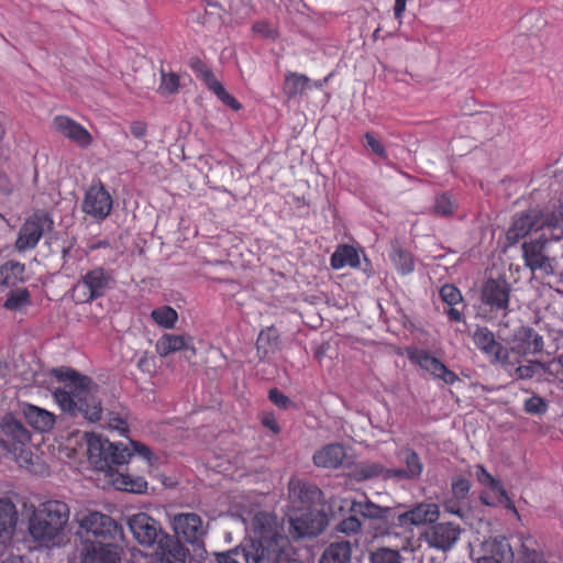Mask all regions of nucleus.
I'll return each instance as SVG.
<instances>
[{
  "mask_svg": "<svg viewBox=\"0 0 563 563\" xmlns=\"http://www.w3.org/2000/svg\"><path fill=\"white\" fill-rule=\"evenodd\" d=\"M82 540L85 563H120L123 556L124 532L110 516L99 511L81 510L75 515Z\"/></svg>",
  "mask_w": 563,
  "mask_h": 563,
  "instance_id": "nucleus-1",
  "label": "nucleus"
},
{
  "mask_svg": "<svg viewBox=\"0 0 563 563\" xmlns=\"http://www.w3.org/2000/svg\"><path fill=\"white\" fill-rule=\"evenodd\" d=\"M54 375L64 383L54 390V399L59 408L73 416H82L95 422L102 415L99 386L88 376L80 375L70 368L54 369Z\"/></svg>",
  "mask_w": 563,
  "mask_h": 563,
  "instance_id": "nucleus-2",
  "label": "nucleus"
},
{
  "mask_svg": "<svg viewBox=\"0 0 563 563\" xmlns=\"http://www.w3.org/2000/svg\"><path fill=\"white\" fill-rule=\"evenodd\" d=\"M70 509L60 500H47L38 505L29 520V533L41 547H59L68 523Z\"/></svg>",
  "mask_w": 563,
  "mask_h": 563,
  "instance_id": "nucleus-3",
  "label": "nucleus"
},
{
  "mask_svg": "<svg viewBox=\"0 0 563 563\" xmlns=\"http://www.w3.org/2000/svg\"><path fill=\"white\" fill-rule=\"evenodd\" d=\"M440 517V508L434 503H419L395 517L393 523L376 533L377 537L396 540L401 551L411 550L412 527L432 525Z\"/></svg>",
  "mask_w": 563,
  "mask_h": 563,
  "instance_id": "nucleus-4",
  "label": "nucleus"
},
{
  "mask_svg": "<svg viewBox=\"0 0 563 563\" xmlns=\"http://www.w3.org/2000/svg\"><path fill=\"white\" fill-rule=\"evenodd\" d=\"M542 232L522 244L525 265L533 273L551 276L555 271V256L551 254L552 242L563 236V230L556 224L541 227Z\"/></svg>",
  "mask_w": 563,
  "mask_h": 563,
  "instance_id": "nucleus-5",
  "label": "nucleus"
},
{
  "mask_svg": "<svg viewBox=\"0 0 563 563\" xmlns=\"http://www.w3.org/2000/svg\"><path fill=\"white\" fill-rule=\"evenodd\" d=\"M89 462L100 471H110L112 466L128 463L132 456L123 443H112L97 433H85Z\"/></svg>",
  "mask_w": 563,
  "mask_h": 563,
  "instance_id": "nucleus-6",
  "label": "nucleus"
},
{
  "mask_svg": "<svg viewBox=\"0 0 563 563\" xmlns=\"http://www.w3.org/2000/svg\"><path fill=\"white\" fill-rule=\"evenodd\" d=\"M260 499L258 495L241 496L233 501L231 511L242 520L246 529L252 528L257 532L261 539L273 538V518L261 509Z\"/></svg>",
  "mask_w": 563,
  "mask_h": 563,
  "instance_id": "nucleus-7",
  "label": "nucleus"
},
{
  "mask_svg": "<svg viewBox=\"0 0 563 563\" xmlns=\"http://www.w3.org/2000/svg\"><path fill=\"white\" fill-rule=\"evenodd\" d=\"M511 287L504 278L487 279L481 289V303L490 318L507 316L509 312Z\"/></svg>",
  "mask_w": 563,
  "mask_h": 563,
  "instance_id": "nucleus-8",
  "label": "nucleus"
},
{
  "mask_svg": "<svg viewBox=\"0 0 563 563\" xmlns=\"http://www.w3.org/2000/svg\"><path fill=\"white\" fill-rule=\"evenodd\" d=\"M111 275L101 267H96L84 274L71 289L76 303L91 302L104 295L109 288Z\"/></svg>",
  "mask_w": 563,
  "mask_h": 563,
  "instance_id": "nucleus-9",
  "label": "nucleus"
},
{
  "mask_svg": "<svg viewBox=\"0 0 563 563\" xmlns=\"http://www.w3.org/2000/svg\"><path fill=\"white\" fill-rule=\"evenodd\" d=\"M31 437L27 429L11 415L4 416L0 421V443L9 451H18L19 446L29 443ZM31 453L20 449L18 461L27 464Z\"/></svg>",
  "mask_w": 563,
  "mask_h": 563,
  "instance_id": "nucleus-10",
  "label": "nucleus"
},
{
  "mask_svg": "<svg viewBox=\"0 0 563 563\" xmlns=\"http://www.w3.org/2000/svg\"><path fill=\"white\" fill-rule=\"evenodd\" d=\"M327 516L316 508H298L289 517V533L294 538L316 537L327 526Z\"/></svg>",
  "mask_w": 563,
  "mask_h": 563,
  "instance_id": "nucleus-11",
  "label": "nucleus"
},
{
  "mask_svg": "<svg viewBox=\"0 0 563 563\" xmlns=\"http://www.w3.org/2000/svg\"><path fill=\"white\" fill-rule=\"evenodd\" d=\"M462 529L453 522H434L422 534L429 548L446 552L460 540Z\"/></svg>",
  "mask_w": 563,
  "mask_h": 563,
  "instance_id": "nucleus-12",
  "label": "nucleus"
},
{
  "mask_svg": "<svg viewBox=\"0 0 563 563\" xmlns=\"http://www.w3.org/2000/svg\"><path fill=\"white\" fill-rule=\"evenodd\" d=\"M52 220L44 213H34L21 225L15 241V249L20 252L34 249L45 230L49 229Z\"/></svg>",
  "mask_w": 563,
  "mask_h": 563,
  "instance_id": "nucleus-13",
  "label": "nucleus"
},
{
  "mask_svg": "<svg viewBox=\"0 0 563 563\" xmlns=\"http://www.w3.org/2000/svg\"><path fill=\"white\" fill-rule=\"evenodd\" d=\"M407 355L412 363L429 373L434 379H441L448 385H453L459 380L454 372L450 371L439 358L426 350L410 349L407 351Z\"/></svg>",
  "mask_w": 563,
  "mask_h": 563,
  "instance_id": "nucleus-14",
  "label": "nucleus"
},
{
  "mask_svg": "<svg viewBox=\"0 0 563 563\" xmlns=\"http://www.w3.org/2000/svg\"><path fill=\"white\" fill-rule=\"evenodd\" d=\"M176 539L190 544H199L206 536V529L202 519L194 512H181L174 515L170 520Z\"/></svg>",
  "mask_w": 563,
  "mask_h": 563,
  "instance_id": "nucleus-15",
  "label": "nucleus"
},
{
  "mask_svg": "<svg viewBox=\"0 0 563 563\" xmlns=\"http://www.w3.org/2000/svg\"><path fill=\"white\" fill-rule=\"evenodd\" d=\"M112 209V197L101 185H91L85 192L81 210L87 216L96 219H106Z\"/></svg>",
  "mask_w": 563,
  "mask_h": 563,
  "instance_id": "nucleus-16",
  "label": "nucleus"
},
{
  "mask_svg": "<svg viewBox=\"0 0 563 563\" xmlns=\"http://www.w3.org/2000/svg\"><path fill=\"white\" fill-rule=\"evenodd\" d=\"M129 527L134 539L143 545L151 547L159 544V539L167 536L163 532L161 525L144 512H139L129 518Z\"/></svg>",
  "mask_w": 563,
  "mask_h": 563,
  "instance_id": "nucleus-17",
  "label": "nucleus"
},
{
  "mask_svg": "<svg viewBox=\"0 0 563 563\" xmlns=\"http://www.w3.org/2000/svg\"><path fill=\"white\" fill-rule=\"evenodd\" d=\"M52 124L57 133L81 148H87L93 141L92 135L85 126L67 115H56Z\"/></svg>",
  "mask_w": 563,
  "mask_h": 563,
  "instance_id": "nucleus-18",
  "label": "nucleus"
},
{
  "mask_svg": "<svg viewBox=\"0 0 563 563\" xmlns=\"http://www.w3.org/2000/svg\"><path fill=\"white\" fill-rule=\"evenodd\" d=\"M474 344L493 362L505 364L508 360V351L497 342L494 333L486 327H477L473 333Z\"/></svg>",
  "mask_w": 563,
  "mask_h": 563,
  "instance_id": "nucleus-19",
  "label": "nucleus"
},
{
  "mask_svg": "<svg viewBox=\"0 0 563 563\" xmlns=\"http://www.w3.org/2000/svg\"><path fill=\"white\" fill-rule=\"evenodd\" d=\"M548 224L553 223L541 221L537 211H530L514 220L507 232V239L511 243H517L530 232H533V238L538 236L542 232L541 227H547Z\"/></svg>",
  "mask_w": 563,
  "mask_h": 563,
  "instance_id": "nucleus-20",
  "label": "nucleus"
},
{
  "mask_svg": "<svg viewBox=\"0 0 563 563\" xmlns=\"http://www.w3.org/2000/svg\"><path fill=\"white\" fill-rule=\"evenodd\" d=\"M188 550L181 542L172 537L163 536L156 551L157 563H186Z\"/></svg>",
  "mask_w": 563,
  "mask_h": 563,
  "instance_id": "nucleus-21",
  "label": "nucleus"
},
{
  "mask_svg": "<svg viewBox=\"0 0 563 563\" xmlns=\"http://www.w3.org/2000/svg\"><path fill=\"white\" fill-rule=\"evenodd\" d=\"M474 476L477 482L485 487L482 492L479 499L485 505H493L496 496H504V486L495 478L483 465L474 466Z\"/></svg>",
  "mask_w": 563,
  "mask_h": 563,
  "instance_id": "nucleus-22",
  "label": "nucleus"
},
{
  "mask_svg": "<svg viewBox=\"0 0 563 563\" xmlns=\"http://www.w3.org/2000/svg\"><path fill=\"white\" fill-rule=\"evenodd\" d=\"M516 344L512 350L519 354H536L543 350V338L530 327H522L515 335Z\"/></svg>",
  "mask_w": 563,
  "mask_h": 563,
  "instance_id": "nucleus-23",
  "label": "nucleus"
},
{
  "mask_svg": "<svg viewBox=\"0 0 563 563\" xmlns=\"http://www.w3.org/2000/svg\"><path fill=\"white\" fill-rule=\"evenodd\" d=\"M399 456L405 463L406 467L388 470V477L412 479L421 475L423 465L416 452L410 449H406L399 453Z\"/></svg>",
  "mask_w": 563,
  "mask_h": 563,
  "instance_id": "nucleus-24",
  "label": "nucleus"
},
{
  "mask_svg": "<svg viewBox=\"0 0 563 563\" xmlns=\"http://www.w3.org/2000/svg\"><path fill=\"white\" fill-rule=\"evenodd\" d=\"M484 554L492 555L503 563H515V553L507 538L503 536L492 537L482 544Z\"/></svg>",
  "mask_w": 563,
  "mask_h": 563,
  "instance_id": "nucleus-25",
  "label": "nucleus"
},
{
  "mask_svg": "<svg viewBox=\"0 0 563 563\" xmlns=\"http://www.w3.org/2000/svg\"><path fill=\"white\" fill-rule=\"evenodd\" d=\"M345 455L343 445L332 443L324 445L313 454V463L318 467L338 468L342 465Z\"/></svg>",
  "mask_w": 563,
  "mask_h": 563,
  "instance_id": "nucleus-26",
  "label": "nucleus"
},
{
  "mask_svg": "<svg viewBox=\"0 0 563 563\" xmlns=\"http://www.w3.org/2000/svg\"><path fill=\"white\" fill-rule=\"evenodd\" d=\"M317 494L318 490L314 487H309L301 481L291 479L289 482V499L294 510L313 508L312 501Z\"/></svg>",
  "mask_w": 563,
  "mask_h": 563,
  "instance_id": "nucleus-27",
  "label": "nucleus"
},
{
  "mask_svg": "<svg viewBox=\"0 0 563 563\" xmlns=\"http://www.w3.org/2000/svg\"><path fill=\"white\" fill-rule=\"evenodd\" d=\"M350 510L369 520H386L390 517L391 511L389 507H382L369 500L366 496L364 499L352 500Z\"/></svg>",
  "mask_w": 563,
  "mask_h": 563,
  "instance_id": "nucleus-28",
  "label": "nucleus"
},
{
  "mask_svg": "<svg viewBox=\"0 0 563 563\" xmlns=\"http://www.w3.org/2000/svg\"><path fill=\"white\" fill-rule=\"evenodd\" d=\"M181 350H190L192 354H196V349L192 346L189 336L167 333L156 342V352L161 356H167Z\"/></svg>",
  "mask_w": 563,
  "mask_h": 563,
  "instance_id": "nucleus-29",
  "label": "nucleus"
},
{
  "mask_svg": "<svg viewBox=\"0 0 563 563\" xmlns=\"http://www.w3.org/2000/svg\"><path fill=\"white\" fill-rule=\"evenodd\" d=\"M201 77L210 91H212L224 104L232 108L233 110H240L241 103L231 96L223 85L217 79L213 73L206 67L200 65Z\"/></svg>",
  "mask_w": 563,
  "mask_h": 563,
  "instance_id": "nucleus-30",
  "label": "nucleus"
},
{
  "mask_svg": "<svg viewBox=\"0 0 563 563\" xmlns=\"http://www.w3.org/2000/svg\"><path fill=\"white\" fill-rule=\"evenodd\" d=\"M201 77L210 91H212L224 104L232 108L233 110H240L241 103L231 96L223 85L217 79L213 73L206 67L200 65Z\"/></svg>",
  "mask_w": 563,
  "mask_h": 563,
  "instance_id": "nucleus-31",
  "label": "nucleus"
},
{
  "mask_svg": "<svg viewBox=\"0 0 563 563\" xmlns=\"http://www.w3.org/2000/svg\"><path fill=\"white\" fill-rule=\"evenodd\" d=\"M23 415L27 423L37 431H48L55 423V416L52 412L34 405H24Z\"/></svg>",
  "mask_w": 563,
  "mask_h": 563,
  "instance_id": "nucleus-32",
  "label": "nucleus"
},
{
  "mask_svg": "<svg viewBox=\"0 0 563 563\" xmlns=\"http://www.w3.org/2000/svg\"><path fill=\"white\" fill-rule=\"evenodd\" d=\"M361 264L358 251L347 244L339 245L331 255L330 265L333 269H342L344 267L357 268Z\"/></svg>",
  "mask_w": 563,
  "mask_h": 563,
  "instance_id": "nucleus-33",
  "label": "nucleus"
},
{
  "mask_svg": "<svg viewBox=\"0 0 563 563\" xmlns=\"http://www.w3.org/2000/svg\"><path fill=\"white\" fill-rule=\"evenodd\" d=\"M25 265L10 261L0 266V291L23 282Z\"/></svg>",
  "mask_w": 563,
  "mask_h": 563,
  "instance_id": "nucleus-34",
  "label": "nucleus"
},
{
  "mask_svg": "<svg viewBox=\"0 0 563 563\" xmlns=\"http://www.w3.org/2000/svg\"><path fill=\"white\" fill-rule=\"evenodd\" d=\"M15 505L8 498H0V538H9L16 525Z\"/></svg>",
  "mask_w": 563,
  "mask_h": 563,
  "instance_id": "nucleus-35",
  "label": "nucleus"
},
{
  "mask_svg": "<svg viewBox=\"0 0 563 563\" xmlns=\"http://www.w3.org/2000/svg\"><path fill=\"white\" fill-rule=\"evenodd\" d=\"M351 555L352 549L349 541L333 542L324 550L320 563H350Z\"/></svg>",
  "mask_w": 563,
  "mask_h": 563,
  "instance_id": "nucleus-36",
  "label": "nucleus"
},
{
  "mask_svg": "<svg viewBox=\"0 0 563 563\" xmlns=\"http://www.w3.org/2000/svg\"><path fill=\"white\" fill-rule=\"evenodd\" d=\"M278 345V332L275 328L268 327L262 330L257 336L256 347L261 358L274 352Z\"/></svg>",
  "mask_w": 563,
  "mask_h": 563,
  "instance_id": "nucleus-37",
  "label": "nucleus"
},
{
  "mask_svg": "<svg viewBox=\"0 0 563 563\" xmlns=\"http://www.w3.org/2000/svg\"><path fill=\"white\" fill-rule=\"evenodd\" d=\"M113 485L117 489L131 493H143L147 488V483L143 477H132L129 474H118L113 478Z\"/></svg>",
  "mask_w": 563,
  "mask_h": 563,
  "instance_id": "nucleus-38",
  "label": "nucleus"
},
{
  "mask_svg": "<svg viewBox=\"0 0 563 563\" xmlns=\"http://www.w3.org/2000/svg\"><path fill=\"white\" fill-rule=\"evenodd\" d=\"M308 84L309 78L305 75L289 73L285 78L284 92L288 98H294L302 93L308 88Z\"/></svg>",
  "mask_w": 563,
  "mask_h": 563,
  "instance_id": "nucleus-39",
  "label": "nucleus"
},
{
  "mask_svg": "<svg viewBox=\"0 0 563 563\" xmlns=\"http://www.w3.org/2000/svg\"><path fill=\"white\" fill-rule=\"evenodd\" d=\"M390 261L393 262L395 268L402 275L410 274L413 272L415 262L412 255L400 249L394 247L390 253Z\"/></svg>",
  "mask_w": 563,
  "mask_h": 563,
  "instance_id": "nucleus-40",
  "label": "nucleus"
},
{
  "mask_svg": "<svg viewBox=\"0 0 563 563\" xmlns=\"http://www.w3.org/2000/svg\"><path fill=\"white\" fill-rule=\"evenodd\" d=\"M153 321L164 329H173L178 319L176 310L169 306H162L151 312Z\"/></svg>",
  "mask_w": 563,
  "mask_h": 563,
  "instance_id": "nucleus-41",
  "label": "nucleus"
},
{
  "mask_svg": "<svg viewBox=\"0 0 563 563\" xmlns=\"http://www.w3.org/2000/svg\"><path fill=\"white\" fill-rule=\"evenodd\" d=\"M30 303V292L27 289L23 288L10 291L3 306L9 310H20Z\"/></svg>",
  "mask_w": 563,
  "mask_h": 563,
  "instance_id": "nucleus-42",
  "label": "nucleus"
},
{
  "mask_svg": "<svg viewBox=\"0 0 563 563\" xmlns=\"http://www.w3.org/2000/svg\"><path fill=\"white\" fill-rule=\"evenodd\" d=\"M397 548L396 550L390 548H380L377 551H375L372 554V562L373 563H401V556L399 553V550H401L399 547H397V543L395 544Z\"/></svg>",
  "mask_w": 563,
  "mask_h": 563,
  "instance_id": "nucleus-43",
  "label": "nucleus"
},
{
  "mask_svg": "<svg viewBox=\"0 0 563 563\" xmlns=\"http://www.w3.org/2000/svg\"><path fill=\"white\" fill-rule=\"evenodd\" d=\"M107 428L124 435L129 431L126 418L120 413L110 412L107 417Z\"/></svg>",
  "mask_w": 563,
  "mask_h": 563,
  "instance_id": "nucleus-44",
  "label": "nucleus"
},
{
  "mask_svg": "<svg viewBox=\"0 0 563 563\" xmlns=\"http://www.w3.org/2000/svg\"><path fill=\"white\" fill-rule=\"evenodd\" d=\"M179 88V77L174 74H165L162 73L161 84H159V91L165 95H173L177 92Z\"/></svg>",
  "mask_w": 563,
  "mask_h": 563,
  "instance_id": "nucleus-45",
  "label": "nucleus"
},
{
  "mask_svg": "<svg viewBox=\"0 0 563 563\" xmlns=\"http://www.w3.org/2000/svg\"><path fill=\"white\" fill-rule=\"evenodd\" d=\"M441 299L449 306H455L462 301V294L457 287L446 284L440 289Z\"/></svg>",
  "mask_w": 563,
  "mask_h": 563,
  "instance_id": "nucleus-46",
  "label": "nucleus"
},
{
  "mask_svg": "<svg viewBox=\"0 0 563 563\" xmlns=\"http://www.w3.org/2000/svg\"><path fill=\"white\" fill-rule=\"evenodd\" d=\"M515 563H547L543 559V555L536 551L530 550L526 544L521 545V550L518 553V558L515 560Z\"/></svg>",
  "mask_w": 563,
  "mask_h": 563,
  "instance_id": "nucleus-47",
  "label": "nucleus"
},
{
  "mask_svg": "<svg viewBox=\"0 0 563 563\" xmlns=\"http://www.w3.org/2000/svg\"><path fill=\"white\" fill-rule=\"evenodd\" d=\"M383 473V467L375 463H362L355 470V476L358 479H367L378 476Z\"/></svg>",
  "mask_w": 563,
  "mask_h": 563,
  "instance_id": "nucleus-48",
  "label": "nucleus"
},
{
  "mask_svg": "<svg viewBox=\"0 0 563 563\" xmlns=\"http://www.w3.org/2000/svg\"><path fill=\"white\" fill-rule=\"evenodd\" d=\"M362 528V523L356 517V515H352L347 518H344L340 521L338 525V531L345 533V534H353L357 533Z\"/></svg>",
  "mask_w": 563,
  "mask_h": 563,
  "instance_id": "nucleus-49",
  "label": "nucleus"
},
{
  "mask_svg": "<svg viewBox=\"0 0 563 563\" xmlns=\"http://www.w3.org/2000/svg\"><path fill=\"white\" fill-rule=\"evenodd\" d=\"M548 409L545 400L539 396H532L525 401V410L528 413L541 415Z\"/></svg>",
  "mask_w": 563,
  "mask_h": 563,
  "instance_id": "nucleus-50",
  "label": "nucleus"
},
{
  "mask_svg": "<svg viewBox=\"0 0 563 563\" xmlns=\"http://www.w3.org/2000/svg\"><path fill=\"white\" fill-rule=\"evenodd\" d=\"M471 483L463 477L454 478L452 482V495L459 499L464 500L470 492Z\"/></svg>",
  "mask_w": 563,
  "mask_h": 563,
  "instance_id": "nucleus-51",
  "label": "nucleus"
},
{
  "mask_svg": "<svg viewBox=\"0 0 563 563\" xmlns=\"http://www.w3.org/2000/svg\"><path fill=\"white\" fill-rule=\"evenodd\" d=\"M454 202L446 195L437 198L434 203V211L441 216H449L453 212Z\"/></svg>",
  "mask_w": 563,
  "mask_h": 563,
  "instance_id": "nucleus-52",
  "label": "nucleus"
},
{
  "mask_svg": "<svg viewBox=\"0 0 563 563\" xmlns=\"http://www.w3.org/2000/svg\"><path fill=\"white\" fill-rule=\"evenodd\" d=\"M131 446L133 450V453L140 455L142 459H144L147 462L148 466H153L156 462V457L153 455L152 451L144 444L140 442L132 441Z\"/></svg>",
  "mask_w": 563,
  "mask_h": 563,
  "instance_id": "nucleus-53",
  "label": "nucleus"
},
{
  "mask_svg": "<svg viewBox=\"0 0 563 563\" xmlns=\"http://www.w3.org/2000/svg\"><path fill=\"white\" fill-rule=\"evenodd\" d=\"M253 32L262 37L274 38L276 30L266 21L255 22L252 26Z\"/></svg>",
  "mask_w": 563,
  "mask_h": 563,
  "instance_id": "nucleus-54",
  "label": "nucleus"
},
{
  "mask_svg": "<svg viewBox=\"0 0 563 563\" xmlns=\"http://www.w3.org/2000/svg\"><path fill=\"white\" fill-rule=\"evenodd\" d=\"M463 500L456 499L454 496L452 498H448L443 501L442 507L445 512L455 515L457 517H463L462 503Z\"/></svg>",
  "mask_w": 563,
  "mask_h": 563,
  "instance_id": "nucleus-55",
  "label": "nucleus"
},
{
  "mask_svg": "<svg viewBox=\"0 0 563 563\" xmlns=\"http://www.w3.org/2000/svg\"><path fill=\"white\" fill-rule=\"evenodd\" d=\"M365 142H366V146L369 147L373 153H375L379 157L386 156L384 145L373 134L366 133Z\"/></svg>",
  "mask_w": 563,
  "mask_h": 563,
  "instance_id": "nucleus-56",
  "label": "nucleus"
},
{
  "mask_svg": "<svg viewBox=\"0 0 563 563\" xmlns=\"http://www.w3.org/2000/svg\"><path fill=\"white\" fill-rule=\"evenodd\" d=\"M269 399L273 404L283 409H286L290 404L289 398L278 389H272L269 391Z\"/></svg>",
  "mask_w": 563,
  "mask_h": 563,
  "instance_id": "nucleus-57",
  "label": "nucleus"
},
{
  "mask_svg": "<svg viewBox=\"0 0 563 563\" xmlns=\"http://www.w3.org/2000/svg\"><path fill=\"white\" fill-rule=\"evenodd\" d=\"M503 505L506 509L510 510L514 515L518 516L517 508L514 501L507 495L504 489V496H496L495 503L492 506Z\"/></svg>",
  "mask_w": 563,
  "mask_h": 563,
  "instance_id": "nucleus-58",
  "label": "nucleus"
},
{
  "mask_svg": "<svg viewBox=\"0 0 563 563\" xmlns=\"http://www.w3.org/2000/svg\"><path fill=\"white\" fill-rule=\"evenodd\" d=\"M13 190V183L10 177L0 169V194L1 195H10Z\"/></svg>",
  "mask_w": 563,
  "mask_h": 563,
  "instance_id": "nucleus-59",
  "label": "nucleus"
},
{
  "mask_svg": "<svg viewBox=\"0 0 563 563\" xmlns=\"http://www.w3.org/2000/svg\"><path fill=\"white\" fill-rule=\"evenodd\" d=\"M262 423L265 428L269 429L273 433L279 432V426L273 413H264L262 417Z\"/></svg>",
  "mask_w": 563,
  "mask_h": 563,
  "instance_id": "nucleus-60",
  "label": "nucleus"
},
{
  "mask_svg": "<svg viewBox=\"0 0 563 563\" xmlns=\"http://www.w3.org/2000/svg\"><path fill=\"white\" fill-rule=\"evenodd\" d=\"M131 563H154V559L140 550H133L131 552Z\"/></svg>",
  "mask_w": 563,
  "mask_h": 563,
  "instance_id": "nucleus-61",
  "label": "nucleus"
},
{
  "mask_svg": "<svg viewBox=\"0 0 563 563\" xmlns=\"http://www.w3.org/2000/svg\"><path fill=\"white\" fill-rule=\"evenodd\" d=\"M407 0H395L394 13L396 19H401L402 13L406 10Z\"/></svg>",
  "mask_w": 563,
  "mask_h": 563,
  "instance_id": "nucleus-62",
  "label": "nucleus"
},
{
  "mask_svg": "<svg viewBox=\"0 0 563 563\" xmlns=\"http://www.w3.org/2000/svg\"><path fill=\"white\" fill-rule=\"evenodd\" d=\"M109 246H110V243L106 240L98 241V242H90L87 244L85 252H86V254H89L99 247H109Z\"/></svg>",
  "mask_w": 563,
  "mask_h": 563,
  "instance_id": "nucleus-63",
  "label": "nucleus"
},
{
  "mask_svg": "<svg viewBox=\"0 0 563 563\" xmlns=\"http://www.w3.org/2000/svg\"><path fill=\"white\" fill-rule=\"evenodd\" d=\"M446 314L453 321H462V312L454 306H450V308L446 310Z\"/></svg>",
  "mask_w": 563,
  "mask_h": 563,
  "instance_id": "nucleus-64",
  "label": "nucleus"
}]
</instances>
